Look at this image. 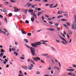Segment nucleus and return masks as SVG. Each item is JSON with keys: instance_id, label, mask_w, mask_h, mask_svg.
I'll list each match as a JSON object with an SVG mask.
<instances>
[{"instance_id": "2eb2a0df", "label": "nucleus", "mask_w": 76, "mask_h": 76, "mask_svg": "<svg viewBox=\"0 0 76 76\" xmlns=\"http://www.w3.org/2000/svg\"><path fill=\"white\" fill-rule=\"evenodd\" d=\"M24 42H26V43H28V41L26 39H24Z\"/></svg>"}, {"instance_id": "680f3d73", "label": "nucleus", "mask_w": 76, "mask_h": 76, "mask_svg": "<svg viewBox=\"0 0 76 76\" xmlns=\"http://www.w3.org/2000/svg\"><path fill=\"white\" fill-rule=\"evenodd\" d=\"M61 18L60 17V15H59L57 17V18L59 19V18Z\"/></svg>"}, {"instance_id": "6e6d98bb", "label": "nucleus", "mask_w": 76, "mask_h": 76, "mask_svg": "<svg viewBox=\"0 0 76 76\" xmlns=\"http://www.w3.org/2000/svg\"><path fill=\"white\" fill-rule=\"evenodd\" d=\"M29 70H32L33 69V68H32V67H31V68H30L28 69Z\"/></svg>"}, {"instance_id": "f257e3e1", "label": "nucleus", "mask_w": 76, "mask_h": 76, "mask_svg": "<svg viewBox=\"0 0 76 76\" xmlns=\"http://www.w3.org/2000/svg\"><path fill=\"white\" fill-rule=\"evenodd\" d=\"M41 44H42L43 45H44L45 43L43 42H35L34 43H32L31 44V45L33 47H34V48H37L38 47V45H40Z\"/></svg>"}, {"instance_id": "f704fd0d", "label": "nucleus", "mask_w": 76, "mask_h": 76, "mask_svg": "<svg viewBox=\"0 0 76 76\" xmlns=\"http://www.w3.org/2000/svg\"><path fill=\"white\" fill-rule=\"evenodd\" d=\"M75 70L74 69H70V72H73Z\"/></svg>"}, {"instance_id": "c03bdc74", "label": "nucleus", "mask_w": 76, "mask_h": 76, "mask_svg": "<svg viewBox=\"0 0 76 76\" xmlns=\"http://www.w3.org/2000/svg\"><path fill=\"white\" fill-rule=\"evenodd\" d=\"M2 32H3L2 29L0 28V33H2Z\"/></svg>"}, {"instance_id": "603ef678", "label": "nucleus", "mask_w": 76, "mask_h": 76, "mask_svg": "<svg viewBox=\"0 0 76 76\" xmlns=\"http://www.w3.org/2000/svg\"><path fill=\"white\" fill-rule=\"evenodd\" d=\"M72 66L73 67H76V65L75 64L72 65Z\"/></svg>"}, {"instance_id": "774afa93", "label": "nucleus", "mask_w": 76, "mask_h": 76, "mask_svg": "<svg viewBox=\"0 0 76 76\" xmlns=\"http://www.w3.org/2000/svg\"><path fill=\"white\" fill-rule=\"evenodd\" d=\"M49 5H50V4H45V6H49Z\"/></svg>"}, {"instance_id": "a211bd4d", "label": "nucleus", "mask_w": 76, "mask_h": 76, "mask_svg": "<svg viewBox=\"0 0 76 76\" xmlns=\"http://www.w3.org/2000/svg\"><path fill=\"white\" fill-rule=\"evenodd\" d=\"M13 54L15 55V56H17L18 55V54L16 52H14Z\"/></svg>"}, {"instance_id": "aec40b11", "label": "nucleus", "mask_w": 76, "mask_h": 76, "mask_svg": "<svg viewBox=\"0 0 76 76\" xmlns=\"http://www.w3.org/2000/svg\"><path fill=\"white\" fill-rule=\"evenodd\" d=\"M25 46H26V47H27V48H28L29 49H30V50L31 49V47H29V46H28V45H25Z\"/></svg>"}, {"instance_id": "de8ad7c7", "label": "nucleus", "mask_w": 76, "mask_h": 76, "mask_svg": "<svg viewBox=\"0 0 76 76\" xmlns=\"http://www.w3.org/2000/svg\"><path fill=\"white\" fill-rule=\"evenodd\" d=\"M61 42H62V44H66L64 42V41H61Z\"/></svg>"}, {"instance_id": "ea45409f", "label": "nucleus", "mask_w": 76, "mask_h": 76, "mask_svg": "<svg viewBox=\"0 0 76 76\" xmlns=\"http://www.w3.org/2000/svg\"><path fill=\"white\" fill-rule=\"evenodd\" d=\"M25 22L26 23H27V24L29 23V21L28 20H26Z\"/></svg>"}, {"instance_id": "9d476101", "label": "nucleus", "mask_w": 76, "mask_h": 76, "mask_svg": "<svg viewBox=\"0 0 76 76\" xmlns=\"http://www.w3.org/2000/svg\"><path fill=\"white\" fill-rule=\"evenodd\" d=\"M68 75H71V76H75V74L72 72L69 73Z\"/></svg>"}, {"instance_id": "13d9d810", "label": "nucleus", "mask_w": 76, "mask_h": 76, "mask_svg": "<svg viewBox=\"0 0 76 76\" xmlns=\"http://www.w3.org/2000/svg\"><path fill=\"white\" fill-rule=\"evenodd\" d=\"M45 17H46V18H49V16L47 15H45Z\"/></svg>"}, {"instance_id": "6ab92c4d", "label": "nucleus", "mask_w": 76, "mask_h": 76, "mask_svg": "<svg viewBox=\"0 0 76 76\" xmlns=\"http://www.w3.org/2000/svg\"><path fill=\"white\" fill-rule=\"evenodd\" d=\"M27 4L28 7H30V6L32 5V4H29V3H28Z\"/></svg>"}, {"instance_id": "c85d7f7f", "label": "nucleus", "mask_w": 76, "mask_h": 76, "mask_svg": "<svg viewBox=\"0 0 76 76\" xmlns=\"http://www.w3.org/2000/svg\"><path fill=\"white\" fill-rule=\"evenodd\" d=\"M31 8H33V9H34V8H35L36 7L34 5H31Z\"/></svg>"}, {"instance_id": "a19ab883", "label": "nucleus", "mask_w": 76, "mask_h": 76, "mask_svg": "<svg viewBox=\"0 0 76 76\" xmlns=\"http://www.w3.org/2000/svg\"><path fill=\"white\" fill-rule=\"evenodd\" d=\"M28 36H31V33H28L27 34Z\"/></svg>"}, {"instance_id": "f8f14e48", "label": "nucleus", "mask_w": 76, "mask_h": 76, "mask_svg": "<svg viewBox=\"0 0 76 76\" xmlns=\"http://www.w3.org/2000/svg\"><path fill=\"white\" fill-rule=\"evenodd\" d=\"M42 56H48V54H42Z\"/></svg>"}, {"instance_id": "5fc2aeb1", "label": "nucleus", "mask_w": 76, "mask_h": 76, "mask_svg": "<svg viewBox=\"0 0 76 76\" xmlns=\"http://www.w3.org/2000/svg\"><path fill=\"white\" fill-rule=\"evenodd\" d=\"M49 23H50V24H51V25H53V23L51 22H49Z\"/></svg>"}, {"instance_id": "c756f323", "label": "nucleus", "mask_w": 76, "mask_h": 76, "mask_svg": "<svg viewBox=\"0 0 76 76\" xmlns=\"http://www.w3.org/2000/svg\"><path fill=\"white\" fill-rule=\"evenodd\" d=\"M61 20L62 21H67V20L66 19H61Z\"/></svg>"}, {"instance_id": "ddd939ff", "label": "nucleus", "mask_w": 76, "mask_h": 76, "mask_svg": "<svg viewBox=\"0 0 76 76\" xmlns=\"http://www.w3.org/2000/svg\"><path fill=\"white\" fill-rule=\"evenodd\" d=\"M68 32L69 34V35H72V32L71 30H69Z\"/></svg>"}, {"instance_id": "7ed1b4c3", "label": "nucleus", "mask_w": 76, "mask_h": 76, "mask_svg": "<svg viewBox=\"0 0 76 76\" xmlns=\"http://www.w3.org/2000/svg\"><path fill=\"white\" fill-rule=\"evenodd\" d=\"M33 16L34 17H32L31 18V20L32 22H34V19H37V17L36 14L34 13L33 14Z\"/></svg>"}, {"instance_id": "09e8293b", "label": "nucleus", "mask_w": 76, "mask_h": 76, "mask_svg": "<svg viewBox=\"0 0 76 76\" xmlns=\"http://www.w3.org/2000/svg\"><path fill=\"white\" fill-rule=\"evenodd\" d=\"M50 73H51L52 74H53L54 73V71H51Z\"/></svg>"}, {"instance_id": "412c9836", "label": "nucleus", "mask_w": 76, "mask_h": 76, "mask_svg": "<svg viewBox=\"0 0 76 76\" xmlns=\"http://www.w3.org/2000/svg\"><path fill=\"white\" fill-rule=\"evenodd\" d=\"M58 14L59 15V14H62V12L61 11H59L58 12Z\"/></svg>"}, {"instance_id": "e433bc0d", "label": "nucleus", "mask_w": 76, "mask_h": 76, "mask_svg": "<svg viewBox=\"0 0 76 76\" xmlns=\"http://www.w3.org/2000/svg\"><path fill=\"white\" fill-rule=\"evenodd\" d=\"M12 50L13 51H15V49L14 48H12Z\"/></svg>"}, {"instance_id": "423d86ee", "label": "nucleus", "mask_w": 76, "mask_h": 76, "mask_svg": "<svg viewBox=\"0 0 76 76\" xmlns=\"http://www.w3.org/2000/svg\"><path fill=\"white\" fill-rule=\"evenodd\" d=\"M14 8L15 9L14 12H19V11L20 10V9H18V8L16 7H14Z\"/></svg>"}, {"instance_id": "39448f33", "label": "nucleus", "mask_w": 76, "mask_h": 76, "mask_svg": "<svg viewBox=\"0 0 76 76\" xmlns=\"http://www.w3.org/2000/svg\"><path fill=\"white\" fill-rule=\"evenodd\" d=\"M72 29H74V30H76V24L75 23V21H74L73 24H72Z\"/></svg>"}, {"instance_id": "4468645a", "label": "nucleus", "mask_w": 76, "mask_h": 76, "mask_svg": "<svg viewBox=\"0 0 76 76\" xmlns=\"http://www.w3.org/2000/svg\"><path fill=\"white\" fill-rule=\"evenodd\" d=\"M42 14V12H38V13L37 14V16H39L41 14Z\"/></svg>"}, {"instance_id": "2f4dec72", "label": "nucleus", "mask_w": 76, "mask_h": 76, "mask_svg": "<svg viewBox=\"0 0 76 76\" xmlns=\"http://www.w3.org/2000/svg\"><path fill=\"white\" fill-rule=\"evenodd\" d=\"M36 74H37V75H39L40 74V72L38 71H37L36 72Z\"/></svg>"}, {"instance_id": "a878e982", "label": "nucleus", "mask_w": 76, "mask_h": 76, "mask_svg": "<svg viewBox=\"0 0 76 76\" xmlns=\"http://www.w3.org/2000/svg\"><path fill=\"white\" fill-rule=\"evenodd\" d=\"M10 1L12 3H15V1L14 0H10Z\"/></svg>"}, {"instance_id": "3c124183", "label": "nucleus", "mask_w": 76, "mask_h": 76, "mask_svg": "<svg viewBox=\"0 0 76 76\" xmlns=\"http://www.w3.org/2000/svg\"><path fill=\"white\" fill-rule=\"evenodd\" d=\"M56 41L57 42H58V43H60V42L58 40H56Z\"/></svg>"}, {"instance_id": "4be33fe9", "label": "nucleus", "mask_w": 76, "mask_h": 76, "mask_svg": "<svg viewBox=\"0 0 76 76\" xmlns=\"http://www.w3.org/2000/svg\"><path fill=\"white\" fill-rule=\"evenodd\" d=\"M47 30H49V31H55V30L53 29H52L50 28L48 29Z\"/></svg>"}, {"instance_id": "e2e57ef3", "label": "nucleus", "mask_w": 76, "mask_h": 76, "mask_svg": "<svg viewBox=\"0 0 76 76\" xmlns=\"http://www.w3.org/2000/svg\"><path fill=\"white\" fill-rule=\"evenodd\" d=\"M19 73H20L21 75H22V71H21V70L19 71Z\"/></svg>"}, {"instance_id": "7c9ffc66", "label": "nucleus", "mask_w": 76, "mask_h": 76, "mask_svg": "<svg viewBox=\"0 0 76 76\" xmlns=\"http://www.w3.org/2000/svg\"><path fill=\"white\" fill-rule=\"evenodd\" d=\"M20 59H21V60H24V59H25V58H24V57H21L20 58Z\"/></svg>"}, {"instance_id": "393cba45", "label": "nucleus", "mask_w": 76, "mask_h": 76, "mask_svg": "<svg viewBox=\"0 0 76 76\" xmlns=\"http://www.w3.org/2000/svg\"><path fill=\"white\" fill-rule=\"evenodd\" d=\"M3 53H1L0 54V57H3Z\"/></svg>"}, {"instance_id": "20e7f679", "label": "nucleus", "mask_w": 76, "mask_h": 76, "mask_svg": "<svg viewBox=\"0 0 76 76\" xmlns=\"http://www.w3.org/2000/svg\"><path fill=\"white\" fill-rule=\"evenodd\" d=\"M32 58L35 61H38V60H41V58L39 57H33Z\"/></svg>"}, {"instance_id": "c9c22d12", "label": "nucleus", "mask_w": 76, "mask_h": 76, "mask_svg": "<svg viewBox=\"0 0 76 76\" xmlns=\"http://www.w3.org/2000/svg\"><path fill=\"white\" fill-rule=\"evenodd\" d=\"M3 12H4L5 13H7V11L6 10H4Z\"/></svg>"}, {"instance_id": "37998d69", "label": "nucleus", "mask_w": 76, "mask_h": 76, "mask_svg": "<svg viewBox=\"0 0 76 76\" xmlns=\"http://www.w3.org/2000/svg\"><path fill=\"white\" fill-rule=\"evenodd\" d=\"M2 33L3 34H4L5 35H6V32L5 31H2Z\"/></svg>"}, {"instance_id": "9b49d317", "label": "nucleus", "mask_w": 76, "mask_h": 76, "mask_svg": "<svg viewBox=\"0 0 76 76\" xmlns=\"http://www.w3.org/2000/svg\"><path fill=\"white\" fill-rule=\"evenodd\" d=\"M23 68V69H25V70H28V67H27V66H25Z\"/></svg>"}, {"instance_id": "864d4df0", "label": "nucleus", "mask_w": 76, "mask_h": 76, "mask_svg": "<svg viewBox=\"0 0 76 76\" xmlns=\"http://www.w3.org/2000/svg\"><path fill=\"white\" fill-rule=\"evenodd\" d=\"M15 44L17 45L18 44V43L17 42H15Z\"/></svg>"}, {"instance_id": "1a4fd4ad", "label": "nucleus", "mask_w": 76, "mask_h": 76, "mask_svg": "<svg viewBox=\"0 0 76 76\" xmlns=\"http://www.w3.org/2000/svg\"><path fill=\"white\" fill-rule=\"evenodd\" d=\"M22 12H24V13H27V11H28V10H26L25 9H23L22 10Z\"/></svg>"}, {"instance_id": "49530a36", "label": "nucleus", "mask_w": 76, "mask_h": 76, "mask_svg": "<svg viewBox=\"0 0 76 76\" xmlns=\"http://www.w3.org/2000/svg\"><path fill=\"white\" fill-rule=\"evenodd\" d=\"M64 26H65V27H66V28L67 29H68V27H67V26L66 25V24H64Z\"/></svg>"}, {"instance_id": "bf43d9fd", "label": "nucleus", "mask_w": 76, "mask_h": 76, "mask_svg": "<svg viewBox=\"0 0 76 76\" xmlns=\"http://www.w3.org/2000/svg\"><path fill=\"white\" fill-rule=\"evenodd\" d=\"M41 63H45V62H44L43 60H41Z\"/></svg>"}, {"instance_id": "dca6fc26", "label": "nucleus", "mask_w": 76, "mask_h": 76, "mask_svg": "<svg viewBox=\"0 0 76 76\" xmlns=\"http://www.w3.org/2000/svg\"><path fill=\"white\" fill-rule=\"evenodd\" d=\"M51 48H52V49L53 51H56V49H55V48L53 47H51Z\"/></svg>"}, {"instance_id": "cd10ccee", "label": "nucleus", "mask_w": 76, "mask_h": 76, "mask_svg": "<svg viewBox=\"0 0 76 76\" xmlns=\"http://www.w3.org/2000/svg\"><path fill=\"white\" fill-rule=\"evenodd\" d=\"M58 25H59L58 23H56L55 24V25L57 26V27H58Z\"/></svg>"}, {"instance_id": "a18cd8bd", "label": "nucleus", "mask_w": 76, "mask_h": 76, "mask_svg": "<svg viewBox=\"0 0 76 76\" xmlns=\"http://www.w3.org/2000/svg\"><path fill=\"white\" fill-rule=\"evenodd\" d=\"M64 16H66V18H68V15L66 14H64Z\"/></svg>"}, {"instance_id": "473e14b6", "label": "nucleus", "mask_w": 76, "mask_h": 76, "mask_svg": "<svg viewBox=\"0 0 76 76\" xmlns=\"http://www.w3.org/2000/svg\"><path fill=\"white\" fill-rule=\"evenodd\" d=\"M0 53H4V50L3 49H1V51Z\"/></svg>"}, {"instance_id": "4d7b16f0", "label": "nucleus", "mask_w": 76, "mask_h": 76, "mask_svg": "<svg viewBox=\"0 0 76 76\" xmlns=\"http://www.w3.org/2000/svg\"><path fill=\"white\" fill-rule=\"evenodd\" d=\"M30 66H31V67H32V68L33 67H34V65H33V64H30Z\"/></svg>"}, {"instance_id": "052dcab7", "label": "nucleus", "mask_w": 76, "mask_h": 76, "mask_svg": "<svg viewBox=\"0 0 76 76\" xmlns=\"http://www.w3.org/2000/svg\"><path fill=\"white\" fill-rule=\"evenodd\" d=\"M43 1H44V2H47V1H48V0H44Z\"/></svg>"}, {"instance_id": "58836bf2", "label": "nucleus", "mask_w": 76, "mask_h": 76, "mask_svg": "<svg viewBox=\"0 0 76 76\" xmlns=\"http://www.w3.org/2000/svg\"><path fill=\"white\" fill-rule=\"evenodd\" d=\"M4 20H5V22H7V18H4Z\"/></svg>"}, {"instance_id": "338daca9", "label": "nucleus", "mask_w": 76, "mask_h": 76, "mask_svg": "<svg viewBox=\"0 0 76 76\" xmlns=\"http://www.w3.org/2000/svg\"><path fill=\"white\" fill-rule=\"evenodd\" d=\"M48 20H51V19L50 18H48Z\"/></svg>"}, {"instance_id": "b1692460", "label": "nucleus", "mask_w": 76, "mask_h": 76, "mask_svg": "<svg viewBox=\"0 0 76 76\" xmlns=\"http://www.w3.org/2000/svg\"><path fill=\"white\" fill-rule=\"evenodd\" d=\"M66 24L68 26H70V24L68 22H66Z\"/></svg>"}, {"instance_id": "0e129e2a", "label": "nucleus", "mask_w": 76, "mask_h": 76, "mask_svg": "<svg viewBox=\"0 0 76 76\" xmlns=\"http://www.w3.org/2000/svg\"><path fill=\"white\" fill-rule=\"evenodd\" d=\"M66 71H69V72H70V69H68L66 70Z\"/></svg>"}, {"instance_id": "8fccbe9b", "label": "nucleus", "mask_w": 76, "mask_h": 76, "mask_svg": "<svg viewBox=\"0 0 76 76\" xmlns=\"http://www.w3.org/2000/svg\"><path fill=\"white\" fill-rule=\"evenodd\" d=\"M57 29L58 31H60V28L59 27H58L57 28Z\"/></svg>"}, {"instance_id": "0eeeda50", "label": "nucleus", "mask_w": 76, "mask_h": 76, "mask_svg": "<svg viewBox=\"0 0 76 76\" xmlns=\"http://www.w3.org/2000/svg\"><path fill=\"white\" fill-rule=\"evenodd\" d=\"M53 4H51L50 6V8H54V7H56L57 6H58V4H57L55 6H53Z\"/></svg>"}, {"instance_id": "5701e85b", "label": "nucleus", "mask_w": 76, "mask_h": 76, "mask_svg": "<svg viewBox=\"0 0 76 76\" xmlns=\"http://www.w3.org/2000/svg\"><path fill=\"white\" fill-rule=\"evenodd\" d=\"M31 63H32V64H33L34 65L35 64V62H34V61L31 60Z\"/></svg>"}, {"instance_id": "72a5a7b5", "label": "nucleus", "mask_w": 76, "mask_h": 76, "mask_svg": "<svg viewBox=\"0 0 76 76\" xmlns=\"http://www.w3.org/2000/svg\"><path fill=\"white\" fill-rule=\"evenodd\" d=\"M15 17H16V18H17V19H19V16H18L16 15H15Z\"/></svg>"}, {"instance_id": "4c0bfd02", "label": "nucleus", "mask_w": 76, "mask_h": 76, "mask_svg": "<svg viewBox=\"0 0 76 76\" xmlns=\"http://www.w3.org/2000/svg\"><path fill=\"white\" fill-rule=\"evenodd\" d=\"M4 31H5V32H7V33H8V31H7V30L4 29Z\"/></svg>"}, {"instance_id": "69168bd1", "label": "nucleus", "mask_w": 76, "mask_h": 76, "mask_svg": "<svg viewBox=\"0 0 76 76\" xmlns=\"http://www.w3.org/2000/svg\"><path fill=\"white\" fill-rule=\"evenodd\" d=\"M41 10V9L40 8H37V10L39 11V10Z\"/></svg>"}, {"instance_id": "f3484780", "label": "nucleus", "mask_w": 76, "mask_h": 76, "mask_svg": "<svg viewBox=\"0 0 76 76\" xmlns=\"http://www.w3.org/2000/svg\"><path fill=\"white\" fill-rule=\"evenodd\" d=\"M34 11V10H30L28 11L29 13H32V12H33V11Z\"/></svg>"}, {"instance_id": "79ce46f5", "label": "nucleus", "mask_w": 76, "mask_h": 76, "mask_svg": "<svg viewBox=\"0 0 76 76\" xmlns=\"http://www.w3.org/2000/svg\"><path fill=\"white\" fill-rule=\"evenodd\" d=\"M9 16H12V13H9Z\"/></svg>"}, {"instance_id": "f03ea898", "label": "nucleus", "mask_w": 76, "mask_h": 76, "mask_svg": "<svg viewBox=\"0 0 76 76\" xmlns=\"http://www.w3.org/2000/svg\"><path fill=\"white\" fill-rule=\"evenodd\" d=\"M30 51L32 55V56H35V55H36V53L35 52V49L33 47H30Z\"/></svg>"}, {"instance_id": "6e6552de", "label": "nucleus", "mask_w": 76, "mask_h": 76, "mask_svg": "<svg viewBox=\"0 0 76 76\" xmlns=\"http://www.w3.org/2000/svg\"><path fill=\"white\" fill-rule=\"evenodd\" d=\"M21 33L23 34H26V32L24 31V30H23V29L22 28L21 30Z\"/></svg>"}, {"instance_id": "bb28decb", "label": "nucleus", "mask_w": 76, "mask_h": 76, "mask_svg": "<svg viewBox=\"0 0 76 76\" xmlns=\"http://www.w3.org/2000/svg\"><path fill=\"white\" fill-rule=\"evenodd\" d=\"M4 4L5 5H8V4H9V3L8 2H4Z\"/></svg>"}]
</instances>
